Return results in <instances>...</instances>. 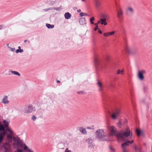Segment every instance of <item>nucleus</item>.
<instances>
[{
	"mask_svg": "<svg viewBox=\"0 0 152 152\" xmlns=\"http://www.w3.org/2000/svg\"><path fill=\"white\" fill-rule=\"evenodd\" d=\"M115 31L111 32H106L104 34V36L105 37H109L110 36L113 35L115 34Z\"/></svg>",
	"mask_w": 152,
	"mask_h": 152,
	"instance_id": "nucleus-15",
	"label": "nucleus"
},
{
	"mask_svg": "<svg viewBox=\"0 0 152 152\" xmlns=\"http://www.w3.org/2000/svg\"><path fill=\"white\" fill-rule=\"evenodd\" d=\"M77 93L79 94H84V92L83 91H78Z\"/></svg>",
	"mask_w": 152,
	"mask_h": 152,
	"instance_id": "nucleus-35",
	"label": "nucleus"
},
{
	"mask_svg": "<svg viewBox=\"0 0 152 152\" xmlns=\"http://www.w3.org/2000/svg\"><path fill=\"white\" fill-rule=\"evenodd\" d=\"M80 131L83 134H86L87 133L86 130L85 128L80 127Z\"/></svg>",
	"mask_w": 152,
	"mask_h": 152,
	"instance_id": "nucleus-20",
	"label": "nucleus"
},
{
	"mask_svg": "<svg viewBox=\"0 0 152 152\" xmlns=\"http://www.w3.org/2000/svg\"><path fill=\"white\" fill-rule=\"evenodd\" d=\"M27 41V40H24V42H26Z\"/></svg>",
	"mask_w": 152,
	"mask_h": 152,
	"instance_id": "nucleus-49",
	"label": "nucleus"
},
{
	"mask_svg": "<svg viewBox=\"0 0 152 152\" xmlns=\"http://www.w3.org/2000/svg\"><path fill=\"white\" fill-rule=\"evenodd\" d=\"M134 142V140H132L131 141L127 140L126 142L122 143L121 145V147L123 149V152H126V146L129 145L132 143Z\"/></svg>",
	"mask_w": 152,
	"mask_h": 152,
	"instance_id": "nucleus-6",
	"label": "nucleus"
},
{
	"mask_svg": "<svg viewBox=\"0 0 152 152\" xmlns=\"http://www.w3.org/2000/svg\"><path fill=\"white\" fill-rule=\"evenodd\" d=\"M64 16L66 19H68L71 18V15L69 12H66Z\"/></svg>",
	"mask_w": 152,
	"mask_h": 152,
	"instance_id": "nucleus-17",
	"label": "nucleus"
},
{
	"mask_svg": "<svg viewBox=\"0 0 152 152\" xmlns=\"http://www.w3.org/2000/svg\"><path fill=\"white\" fill-rule=\"evenodd\" d=\"M82 1L84 2H86V1L85 0H82Z\"/></svg>",
	"mask_w": 152,
	"mask_h": 152,
	"instance_id": "nucleus-48",
	"label": "nucleus"
},
{
	"mask_svg": "<svg viewBox=\"0 0 152 152\" xmlns=\"http://www.w3.org/2000/svg\"><path fill=\"white\" fill-rule=\"evenodd\" d=\"M134 147H135V149H137V148H136V146L135 145Z\"/></svg>",
	"mask_w": 152,
	"mask_h": 152,
	"instance_id": "nucleus-50",
	"label": "nucleus"
},
{
	"mask_svg": "<svg viewBox=\"0 0 152 152\" xmlns=\"http://www.w3.org/2000/svg\"><path fill=\"white\" fill-rule=\"evenodd\" d=\"M97 85L99 88L98 91H102V88L103 87V86L102 83L100 81L98 80L97 83Z\"/></svg>",
	"mask_w": 152,
	"mask_h": 152,
	"instance_id": "nucleus-12",
	"label": "nucleus"
},
{
	"mask_svg": "<svg viewBox=\"0 0 152 152\" xmlns=\"http://www.w3.org/2000/svg\"><path fill=\"white\" fill-rule=\"evenodd\" d=\"M2 102L4 104H8L9 103V101L8 100V97L5 96L2 99Z\"/></svg>",
	"mask_w": 152,
	"mask_h": 152,
	"instance_id": "nucleus-16",
	"label": "nucleus"
},
{
	"mask_svg": "<svg viewBox=\"0 0 152 152\" xmlns=\"http://www.w3.org/2000/svg\"><path fill=\"white\" fill-rule=\"evenodd\" d=\"M92 142V140L90 139H88L86 140V142L88 143H91Z\"/></svg>",
	"mask_w": 152,
	"mask_h": 152,
	"instance_id": "nucleus-32",
	"label": "nucleus"
},
{
	"mask_svg": "<svg viewBox=\"0 0 152 152\" xmlns=\"http://www.w3.org/2000/svg\"><path fill=\"white\" fill-rule=\"evenodd\" d=\"M10 72H12V73H13L14 75H18V76H20V73L18 72H17L15 71H10Z\"/></svg>",
	"mask_w": 152,
	"mask_h": 152,
	"instance_id": "nucleus-25",
	"label": "nucleus"
},
{
	"mask_svg": "<svg viewBox=\"0 0 152 152\" xmlns=\"http://www.w3.org/2000/svg\"><path fill=\"white\" fill-rule=\"evenodd\" d=\"M56 82L58 83H60V81L59 80H56Z\"/></svg>",
	"mask_w": 152,
	"mask_h": 152,
	"instance_id": "nucleus-43",
	"label": "nucleus"
},
{
	"mask_svg": "<svg viewBox=\"0 0 152 152\" xmlns=\"http://www.w3.org/2000/svg\"><path fill=\"white\" fill-rule=\"evenodd\" d=\"M102 17L104 18H106L107 17V16L106 15H102Z\"/></svg>",
	"mask_w": 152,
	"mask_h": 152,
	"instance_id": "nucleus-37",
	"label": "nucleus"
},
{
	"mask_svg": "<svg viewBox=\"0 0 152 152\" xmlns=\"http://www.w3.org/2000/svg\"><path fill=\"white\" fill-rule=\"evenodd\" d=\"M46 25L48 28H53L54 27V26L53 25H50V24H46Z\"/></svg>",
	"mask_w": 152,
	"mask_h": 152,
	"instance_id": "nucleus-23",
	"label": "nucleus"
},
{
	"mask_svg": "<svg viewBox=\"0 0 152 152\" xmlns=\"http://www.w3.org/2000/svg\"><path fill=\"white\" fill-rule=\"evenodd\" d=\"M45 10V11H46L47 10Z\"/></svg>",
	"mask_w": 152,
	"mask_h": 152,
	"instance_id": "nucleus-52",
	"label": "nucleus"
},
{
	"mask_svg": "<svg viewBox=\"0 0 152 152\" xmlns=\"http://www.w3.org/2000/svg\"><path fill=\"white\" fill-rule=\"evenodd\" d=\"M100 23H101V20H99L97 22V24H99Z\"/></svg>",
	"mask_w": 152,
	"mask_h": 152,
	"instance_id": "nucleus-41",
	"label": "nucleus"
},
{
	"mask_svg": "<svg viewBox=\"0 0 152 152\" xmlns=\"http://www.w3.org/2000/svg\"><path fill=\"white\" fill-rule=\"evenodd\" d=\"M136 132L137 136H140L141 133V131L138 129H137L136 130Z\"/></svg>",
	"mask_w": 152,
	"mask_h": 152,
	"instance_id": "nucleus-28",
	"label": "nucleus"
},
{
	"mask_svg": "<svg viewBox=\"0 0 152 152\" xmlns=\"http://www.w3.org/2000/svg\"><path fill=\"white\" fill-rule=\"evenodd\" d=\"M23 51V49H20V50L19 49H17L15 51L16 53H18V52L22 53Z\"/></svg>",
	"mask_w": 152,
	"mask_h": 152,
	"instance_id": "nucleus-31",
	"label": "nucleus"
},
{
	"mask_svg": "<svg viewBox=\"0 0 152 152\" xmlns=\"http://www.w3.org/2000/svg\"><path fill=\"white\" fill-rule=\"evenodd\" d=\"M31 118L32 120L35 121L36 119V118L34 115H33L32 116Z\"/></svg>",
	"mask_w": 152,
	"mask_h": 152,
	"instance_id": "nucleus-34",
	"label": "nucleus"
},
{
	"mask_svg": "<svg viewBox=\"0 0 152 152\" xmlns=\"http://www.w3.org/2000/svg\"><path fill=\"white\" fill-rule=\"evenodd\" d=\"M125 50L128 53H130L131 52V49L128 46H127L125 48Z\"/></svg>",
	"mask_w": 152,
	"mask_h": 152,
	"instance_id": "nucleus-24",
	"label": "nucleus"
},
{
	"mask_svg": "<svg viewBox=\"0 0 152 152\" xmlns=\"http://www.w3.org/2000/svg\"><path fill=\"white\" fill-rule=\"evenodd\" d=\"M1 149L4 152H10L11 150V146L9 142H6L1 145Z\"/></svg>",
	"mask_w": 152,
	"mask_h": 152,
	"instance_id": "nucleus-4",
	"label": "nucleus"
},
{
	"mask_svg": "<svg viewBox=\"0 0 152 152\" xmlns=\"http://www.w3.org/2000/svg\"><path fill=\"white\" fill-rule=\"evenodd\" d=\"M120 112V110L118 109L116 110L111 115V116L112 118L113 119H116L119 115Z\"/></svg>",
	"mask_w": 152,
	"mask_h": 152,
	"instance_id": "nucleus-11",
	"label": "nucleus"
},
{
	"mask_svg": "<svg viewBox=\"0 0 152 152\" xmlns=\"http://www.w3.org/2000/svg\"><path fill=\"white\" fill-rule=\"evenodd\" d=\"M3 124L4 126V128H6V129L7 128H8V126L9 125V123L8 122H7L5 120H4L3 121Z\"/></svg>",
	"mask_w": 152,
	"mask_h": 152,
	"instance_id": "nucleus-19",
	"label": "nucleus"
},
{
	"mask_svg": "<svg viewBox=\"0 0 152 152\" xmlns=\"http://www.w3.org/2000/svg\"><path fill=\"white\" fill-rule=\"evenodd\" d=\"M101 21L102 25L104 24V25H107V23L106 22V18H101Z\"/></svg>",
	"mask_w": 152,
	"mask_h": 152,
	"instance_id": "nucleus-18",
	"label": "nucleus"
},
{
	"mask_svg": "<svg viewBox=\"0 0 152 152\" xmlns=\"http://www.w3.org/2000/svg\"><path fill=\"white\" fill-rule=\"evenodd\" d=\"M10 50L14 52L15 50V48H11Z\"/></svg>",
	"mask_w": 152,
	"mask_h": 152,
	"instance_id": "nucleus-36",
	"label": "nucleus"
},
{
	"mask_svg": "<svg viewBox=\"0 0 152 152\" xmlns=\"http://www.w3.org/2000/svg\"><path fill=\"white\" fill-rule=\"evenodd\" d=\"M95 20L94 18V17H92L90 19V22L91 23V24H94V23L93 22L94 20Z\"/></svg>",
	"mask_w": 152,
	"mask_h": 152,
	"instance_id": "nucleus-27",
	"label": "nucleus"
},
{
	"mask_svg": "<svg viewBox=\"0 0 152 152\" xmlns=\"http://www.w3.org/2000/svg\"><path fill=\"white\" fill-rule=\"evenodd\" d=\"M132 135V133L131 132L130 129L129 128H126V131L118 133L117 137L120 139L122 140L123 141L126 140L125 138L129 136L131 137Z\"/></svg>",
	"mask_w": 152,
	"mask_h": 152,
	"instance_id": "nucleus-2",
	"label": "nucleus"
},
{
	"mask_svg": "<svg viewBox=\"0 0 152 152\" xmlns=\"http://www.w3.org/2000/svg\"><path fill=\"white\" fill-rule=\"evenodd\" d=\"M26 152H34V151L31 149H29L27 147V148L26 149V150L24 151Z\"/></svg>",
	"mask_w": 152,
	"mask_h": 152,
	"instance_id": "nucleus-30",
	"label": "nucleus"
},
{
	"mask_svg": "<svg viewBox=\"0 0 152 152\" xmlns=\"http://www.w3.org/2000/svg\"><path fill=\"white\" fill-rule=\"evenodd\" d=\"M13 140V145L15 148L18 149L23 148L24 151L26 150L27 148V146L23 143L21 140L18 137H14Z\"/></svg>",
	"mask_w": 152,
	"mask_h": 152,
	"instance_id": "nucleus-1",
	"label": "nucleus"
},
{
	"mask_svg": "<svg viewBox=\"0 0 152 152\" xmlns=\"http://www.w3.org/2000/svg\"><path fill=\"white\" fill-rule=\"evenodd\" d=\"M146 73V71L144 70H142L138 71L137 74V77L138 79L141 81L144 80V75Z\"/></svg>",
	"mask_w": 152,
	"mask_h": 152,
	"instance_id": "nucleus-5",
	"label": "nucleus"
},
{
	"mask_svg": "<svg viewBox=\"0 0 152 152\" xmlns=\"http://www.w3.org/2000/svg\"><path fill=\"white\" fill-rule=\"evenodd\" d=\"M119 124H120V125H121V122H119Z\"/></svg>",
	"mask_w": 152,
	"mask_h": 152,
	"instance_id": "nucleus-51",
	"label": "nucleus"
},
{
	"mask_svg": "<svg viewBox=\"0 0 152 152\" xmlns=\"http://www.w3.org/2000/svg\"><path fill=\"white\" fill-rule=\"evenodd\" d=\"M15 152H23V151L22 150L18 149Z\"/></svg>",
	"mask_w": 152,
	"mask_h": 152,
	"instance_id": "nucleus-33",
	"label": "nucleus"
},
{
	"mask_svg": "<svg viewBox=\"0 0 152 152\" xmlns=\"http://www.w3.org/2000/svg\"><path fill=\"white\" fill-rule=\"evenodd\" d=\"M0 133V143L3 140L4 137V135H3V131Z\"/></svg>",
	"mask_w": 152,
	"mask_h": 152,
	"instance_id": "nucleus-21",
	"label": "nucleus"
},
{
	"mask_svg": "<svg viewBox=\"0 0 152 152\" xmlns=\"http://www.w3.org/2000/svg\"><path fill=\"white\" fill-rule=\"evenodd\" d=\"M18 49H18L20 50V49H20L21 48H20V46H19V47H18Z\"/></svg>",
	"mask_w": 152,
	"mask_h": 152,
	"instance_id": "nucleus-47",
	"label": "nucleus"
},
{
	"mask_svg": "<svg viewBox=\"0 0 152 152\" xmlns=\"http://www.w3.org/2000/svg\"><path fill=\"white\" fill-rule=\"evenodd\" d=\"M87 128L88 129H92V128H91L90 127H89V126H88L87 127Z\"/></svg>",
	"mask_w": 152,
	"mask_h": 152,
	"instance_id": "nucleus-44",
	"label": "nucleus"
},
{
	"mask_svg": "<svg viewBox=\"0 0 152 152\" xmlns=\"http://www.w3.org/2000/svg\"><path fill=\"white\" fill-rule=\"evenodd\" d=\"M79 22L80 24L83 25L86 23V21L85 18H80Z\"/></svg>",
	"mask_w": 152,
	"mask_h": 152,
	"instance_id": "nucleus-14",
	"label": "nucleus"
},
{
	"mask_svg": "<svg viewBox=\"0 0 152 152\" xmlns=\"http://www.w3.org/2000/svg\"><path fill=\"white\" fill-rule=\"evenodd\" d=\"M80 17H82L84 16H87L88 15L85 12H80Z\"/></svg>",
	"mask_w": 152,
	"mask_h": 152,
	"instance_id": "nucleus-26",
	"label": "nucleus"
},
{
	"mask_svg": "<svg viewBox=\"0 0 152 152\" xmlns=\"http://www.w3.org/2000/svg\"><path fill=\"white\" fill-rule=\"evenodd\" d=\"M95 7L97 10L99 9L102 5L101 2L100 0H94Z\"/></svg>",
	"mask_w": 152,
	"mask_h": 152,
	"instance_id": "nucleus-9",
	"label": "nucleus"
},
{
	"mask_svg": "<svg viewBox=\"0 0 152 152\" xmlns=\"http://www.w3.org/2000/svg\"><path fill=\"white\" fill-rule=\"evenodd\" d=\"M117 16L119 18H121L123 15V13L122 8L119 7L117 10Z\"/></svg>",
	"mask_w": 152,
	"mask_h": 152,
	"instance_id": "nucleus-10",
	"label": "nucleus"
},
{
	"mask_svg": "<svg viewBox=\"0 0 152 152\" xmlns=\"http://www.w3.org/2000/svg\"><path fill=\"white\" fill-rule=\"evenodd\" d=\"M98 32L100 33V34H102V31L100 30L99 29L98 30Z\"/></svg>",
	"mask_w": 152,
	"mask_h": 152,
	"instance_id": "nucleus-40",
	"label": "nucleus"
},
{
	"mask_svg": "<svg viewBox=\"0 0 152 152\" xmlns=\"http://www.w3.org/2000/svg\"><path fill=\"white\" fill-rule=\"evenodd\" d=\"M34 110V108L32 105H29L26 107L24 109V112L25 113H29Z\"/></svg>",
	"mask_w": 152,
	"mask_h": 152,
	"instance_id": "nucleus-7",
	"label": "nucleus"
},
{
	"mask_svg": "<svg viewBox=\"0 0 152 152\" xmlns=\"http://www.w3.org/2000/svg\"><path fill=\"white\" fill-rule=\"evenodd\" d=\"M64 152H71V151L69 150L68 148H66Z\"/></svg>",
	"mask_w": 152,
	"mask_h": 152,
	"instance_id": "nucleus-38",
	"label": "nucleus"
},
{
	"mask_svg": "<svg viewBox=\"0 0 152 152\" xmlns=\"http://www.w3.org/2000/svg\"><path fill=\"white\" fill-rule=\"evenodd\" d=\"M99 58H95L94 63L96 64H97L98 63H99Z\"/></svg>",
	"mask_w": 152,
	"mask_h": 152,
	"instance_id": "nucleus-29",
	"label": "nucleus"
},
{
	"mask_svg": "<svg viewBox=\"0 0 152 152\" xmlns=\"http://www.w3.org/2000/svg\"><path fill=\"white\" fill-rule=\"evenodd\" d=\"M95 25L96 26H98V24H97V23H95Z\"/></svg>",
	"mask_w": 152,
	"mask_h": 152,
	"instance_id": "nucleus-45",
	"label": "nucleus"
},
{
	"mask_svg": "<svg viewBox=\"0 0 152 152\" xmlns=\"http://www.w3.org/2000/svg\"><path fill=\"white\" fill-rule=\"evenodd\" d=\"M81 10L80 9H79V10H77V12H81Z\"/></svg>",
	"mask_w": 152,
	"mask_h": 152,
	"instance_id": "nucleus-42",
	"label": "nucleus"
},
{
	"mask_svg": "<svg viewBox=\"0 0 152 152\" xmlns=\"http://www.w3.org/2000/svg\"><path fill=\"white\" fill-rule=\"evenodd\" d=\"M110 149L111 150H114L112 148V147H110Z\"/></svg>",
	"mask_w": 152,
	"mask_h": 152,
	"instance_id": "nucleus-46",
	"label": "nucleus"
},
{
	"mask_svg": "<svg viewBox=\"0 0 152 152\" xmlns=\"http://www.w3.org/2000/svg\"><path fill=\"white\" fill-rule=\"evenodd\" d=\"M126 12L128 14L129 13H132L134 12V10L132 7H128L126 8Z\"/></svg>",
	"mask_w": 152,
	"mask_h": 152,
	"instance_id": "nucleus-13",
	"label": "nucleus"
},
{
	"mask_svg": "<svg viewBox=\"0 0 152 152\" xmlns=\"http://www.w3.org/2000/svg\"><path fill=\"white\" fill-rule=\"evenodd\" d=\"M124 70L123 69H122L121 70L120 69H118L117 71V74H123L124 72Z\"/></svg>",
	"mask_w": 152,
	"mask_h": 152,
	"instance_id": "nucleus-22",
	"label": "nucleus"
},
{
	"mask_svg": "<svg viewBox=\"0 0 152 152\" xmlns=\"http://www.w3.org/2000/svg\"><path fill=\"white\" fill-rule=\"evenodd\" d=\"M108 135L102 129H98L96 132V136L97 138L102 140L106 141L108 140Z\"/></svg>",
	"mask_w": 152,
	"mask_h": 152,
	"instance_id": "nucleus-3",
	"label": "nucleus"
},
{
	"mask_svg": "<svg viewBox=\"0 0 152 152\" xmlns=\"http://www.w3.org/2000/svg\"><path fill=\"white\" fill-rule=\"evenodd\" d=\"M109 130L110 132V134L112 136H115L117 137V133L116 132V128L113 126H111L109 128Z\"/></svg>",
	"mask_w": 152,
	"mask_h": 152,
	"instance_id": "nucleus-8",
	"label": "nucleus"
},
{
	"mask_svg": "<svg viewBox=\"0 0 152 152\" xmlns=\"http://www.w3.org/2000/svg\"><path fill=\"white\" fill-rule=\"evenodd\" d=\"M98 26H96L94 29V30L96 31L98 29Z\"/></svg>",
	"mask_w": 152,
	"mask_h": 152,
	"instance_id": "nucleus-39",
	"label": "nucleus"
}]
</instances>
